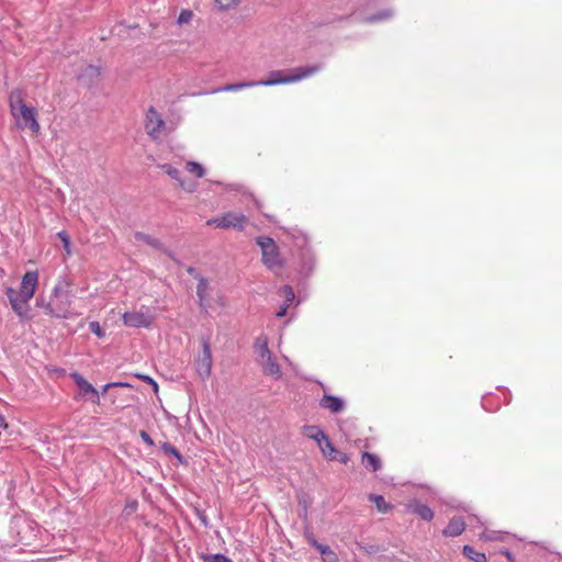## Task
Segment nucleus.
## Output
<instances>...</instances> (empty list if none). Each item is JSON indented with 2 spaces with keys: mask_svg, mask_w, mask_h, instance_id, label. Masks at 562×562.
Returning <instances> with one entry per match:
<instances>
[{
  "mask_svg": "<svg viewBox=\"0 0 562 562\" xmlns=\"http://www.w3.org/2000/svg\"><path fill=\"white\" fill-rule=\"evenodd\" d=\"M10 112L19 128H29L32 133L38 134L41 126L36 119V111L24 101V93L20 89L12 90L9 95Z\"/></svg>",
  "mask_w": 562,
  "mask_h": 562,
  "instance_id": "f257e3e1",
  "label": "nucleus"
},
{
  "mask_svg": "<svg viewBox=\"0 0 562 562\" xmlns=\"http://www.w3.org/2000/svg\"><path fill=\"white\" fill-rule=\"evenodd\" d=\"M72 290L71 282L66 277H60L55 284L50 300L45 306L46 314L67 318L71 315Z\"/></svg>",
  "mask_w": 562,
  "mask_h": 562,
  "instance_id": "f03ea898",
  "label": "nucleus"
},
{
  "mask_svg": "<svg viewBox=\"0 0 562 562\" xmlns=\"http://www.w3.org/2000/svg\"><path fill=\"white\" fill-rule=\"evenodd\" d=\"M322 69L321 65H312L305 67H299L289 70V75H284L282 70H273L269 74V78L266 80L257 81V86H277L284 83H293L308 78Z\"/></svg>",
  "mask_w": 562,
  "mask_h": 562,
  "instance_id": "7ed1b4c3",
  "label": "nucleus"
},
{
  "mask_svg": "<svg viewBox=\"0 0 562 562\" xmlns=\"http://www.w3.org/2000/svg\"><path fill=\"white\" fill-rule=\"evenodd\" d=\"M256 244L261 249L263 265L278 273L283 268V260L276 241L271 237L259 236L256 238Z\"/></svg>",
  "mask_w": 562,
  "mask_h": 562,
  "instance_id": "20e7f679",
  "label": "nucleus"
},
{
  "mask_svg": "<svg viewBox=\"0 0 562 562\" xmlns=\"http://www.w3.org/2000/svg\"><path fill=\"white\" fill-rule=\"evenodd\" d=\"M10 532L14 539V544L21 543L29 546L35 536L32 522L21 517L12 518Z\"/></svg>",
  "mask_w": 562,
  "mask_h": 562,
  "instance_id": "39448f33",
  "label": "nucleus"
},
{
  "mask_svg": "<svg viewBox=\"0 0 562 562\" xmlns=\"http://www.w3.org/2000/svg\"><path fill=\"white\" fill-rule=\"evenodd\" d=\"M212 351L210 342L202 340V352L194 360V368L199 376L205 381L212 372Z\"/></svg>",
  "mask_w": 562,
  "mask_h": 562,
  "instance_id": "423d86ee",
  "label": "nucleus"
},
{
  "mask_svg": "<svg viewBox=\"0 0 562 562\" xmlns=\"http://www.w3.org/2000/svg\"><path fill=\"white\" fill-rule=\"evenodd\" d=\"M5 295L14 313L20 318H29L30 316V297H24L21 293L13 288H7Z\"/></svg>",
  "mask_w": 562,
  "mask_h": 562,
  "instance_id": "0eeeda50",
  "label": "nucleus"
},
{
  "mask_svg": "<svg viewBox=\"0 0 562 562\" xmlns=\"http://www.w3.org/2000/svg\"><path fill=\"white\" fill-rule=\"evenodd\" d=\"M246 216L241 213L228 212L220 217L211 218L206 222V225H215L220 228H238L243 229Z\"/></svg>",
  "mask_w": 562,
  "mask_h": 562,
  "instance_id": "6e6552de",
  "label": "nucleus"
},
{
  "mask_svg": "<svg viewBox=\"0 0 562 562\" xmlns=\"http://www.w3.org/2000/svg\"><path fill=\"white\" fill-rule=\"evenodd\" d=\"M122 319H123L124 325L127 327L148 328L151 326L154 317L148 311L147 312L133 311V312H125L122 316Z\"/></svg>",
  "mask_w": 562,
  "mask_h": 562,
  "instance_id": "1a4fd4ad",
  "label": "nucleus"
},
{
  "mask_svg": "<svg viewBox=\"0 0 562 562\" xmlns=\"http://www.w3.org/2000/svg\"><path fill=\"white\" fill-rule=\"evenodd\" d=\"M165 125L166 123L162 120L161 115L153 106H150L147 112L145 125L147 134L151 138L157 139L160 137L165 128Z\"/></svg>",
  "mask_w": 562,
  "mask_h": 562,
  "instance_id": "9d476101",
  "label": "nucleus"
},
{
  "mask_svg": "<svg viewBox=\"0 0 562 562\" xmlns=\"http://www.w3.org/2000/svg\"><path fill=\"white\" fill-rule=\"evenodd\" d=\"M38 282V272L37 271H27L21 282V288L19 293H21L24 297L32 299L34 296L36 285Z\"/></svg>",
  "mask_w": 562,
  "mask_h": 562,
  "instance_id": "9b49d317",
  "label": "nucleus"
},
{
  "mask_svg": "<svg viewBox=\"0 0 562 562\" xmlns=\"http://www.w3.org/2000/svg\"><path fill=\"white\" fill-rule=\"evenodd\" d=\"M71 378L83 395H91V401L93 403H99V392L91 383L77 372L72 373Z\"/></svg>",
  "mask_w": 562,
  "mask_h": 562,
  "instance_id": "f8f14e48",
  "label": "nucleus"
},
{
  "mask_svg": "<svg viewBox=\"0 0 562 562\" xmlns=\"http://www.w3.org/2000/svg\"><path fill=\"white\" fill-rule=\"evenodd\" d=\"M101 76V69L93 65L86 66L78 75V80L86 87L95 85Z\"/></svg>",
  "mask_w": 562,
  "mask_h": 562,
  "instance_id": "ddd939ff",
  "label": "nucleus"
},
{
  "mask_svg": "<svg viewBox=\"0 0 562 562\" xmlns=\"http://www.w3.org/2000/svg\"><path fill=\"white\" fill-rule=\"evenodd\" d=\"M255 86H257V81L228 83L223 87L212 89L211 91L192 93V95H201V94H209V93L214 94V93H218V92H233V91H238V90L255 87Z\"/></svg>",
  "mask_w": 562,
  "mask_h": 562,
  "instance_id": "4468645a",
  "label": "nucleus"
},
{
  "mask_svg": "<svg viewBox=\"0 0 562 562\" xmlns=\"http://www.w3.org/2000/svg\"><path fill=\"white\" fill-rule=\"evenodd\" d=\"M259 364L261 366L266 375H269L276 380L281 378V369L272 355L259 361Z\"/></svg>",
  "mask_w": 562,
  "mask_h": 562,
  "instance_id": "2eb2a0df",
  "label": "nucleus"
},
{
  "mask_svg": "<svg viewBox=\"0 0 562 562\" xmlns=\"http://www.w3.org/2000/svg\"><path fill=\"white\" fill-rule=\"evenodd\" d=\"M319 406L331 413H339L345 408V402L340 397L325 394L319 401Z\"/></svg>",
  "mask_w": 562,
  "mask_h": 562,
  "instance_id": "dca6fc26",
  "label": "nucleus"
},
{
  "mask_svg": "<svg viewBox=\"0 0 562 562\" xmlns=\"http://www.w3.org/2000/svg\"><path fill=\"white\" fill-rule=\"evenodd\" d=\"M465 528V522L460 517H453L448 526L443 529V535L447 537L460 536Z\"/></svg>",
  "mask_w": 562,
  "mask_h": 562,
  "instance_id": "f3484780",
  "label": "nucleus"
},
{
  "mask_svg": "<svg viewBox=\"0 0 562 562\" xmlns=\"http://www.w3.org/2000/svg\"><path fill=\"white\" fill-rule=\"evenodd\" d=\"M255 349L258 356V362L272 355L268 347V338L266 336L257 337L255 341Z\"/></svg>",
  "mask_w": 562,
  "mask_h": 562,
  "instance_id": "a211bd4d",
  "label": "nucleus"
},
{
  "mask_svg": "<svg viewBox=\"0 0 562 562\" xmlns=\"http://www.w3.org/2000/svg\"><path fill=\"white\" fill-rule=\"evenodd\" d=\"M411 509L417 514L422 519L429 521L434 517L431 508L425 504L414 503L409 505Z\"/></svg>",
  "mask_w": 562,
  "mask_h": 562,
  "instance_id": "6ab92c4d",
  "label": "nucleus"
},
{
  "mask_svg": "<svg viewBox=\"0 0 562 562\" xmlns=\"http://www.w3.org/2000/svg\"><path fill=\"white\" fill-rule=\"evenodd\" d=\"M306 435L308 438L315 440L319 448L328 439V437L325 435V432L317 426H307Z\"/></svg>",
  "mask_w": 562,
  "mask_h": 562,
  "instance_id": "aec40b11",
  "label": "nucleus"
},
{
  "mask_svg": "<svg viewBox=\"0 0 562 562\" xmlns=\"http://www.w3.org/2000/svg\"><path fill=\"white\" fill-rule=\"evenodd\" d=\"M135 239L137 241H143L147 245H149L150 247L153 248H156V249H161L162 248V244L159 239L150 236V235H147L145 233H142V232H136L135 235H134Z\"/></svg>",
  "mask_w": 562,
  "mask_h": 562,
  "instance_id": "412c9836",
  "label": "nucleus"
},
{
  "mask_svg": "<svg viewBox=\"0 0 562 562\" xmlns=\"http://www.w3.org/2000/svg\"><path fill=\"white\" fill-rule=\"evenodd\" d=\"M362 461L367 469H371L374 472L381 468V461L379 457L373 453L364 452L362 454Z\"/></svg>",
  "mask_w": 562,
  "mask_h": 562,
  "instance_id": "4be33fe9",
  "label": "nucleus"
},
{
  "mask_svg": "<svg viewBox=\"0 0 562 562\" xmlns=\"http://www.w3.org/2000/svg\"><path fill=\"white\" fill-rule=\"evenodd\" d=\"M462 552L467 558H469L473 562H487L485 554L475 551L474 548L471 546H464Z\"/></svg>",
  "mask_w": 562,
  "mask_h": 562,
  "instance_id": "5701e85b",
  "label": "nucleus"
},
{
  "mask_svg": "<svg viewBox=\"0 0 562 562\" xmlns=\"http://www.w3.org/2000/svg\"><path fill=\"white\" fill-rule=\"evenodd\" d=\"M198 280H199V283L196 286V295L199 297L200 306H202L203 301L205 300V297L207 295L209 281L204 277H199Z\"/></svg>",
  "mask_w": 562,
  "mask_h": 562,
  "instance_id": "b1692460",
  "label": "nucleus"
},
{
  "mask_svg": "<svg viewBox=\"0 0 562 562\" xmlns=\"http://www.w3.org/2000/svg\"><path fill=\"white\" fill-rule=\"evenodd\" d=\"M316 550L322 554L324 562H338L337 554L328 546L321 543Z\"/></svg>",
  "mask_w": 562,
  "mask_h": 562,
  "instance_id": "393cba45",
  "label": "nucleus"
},
{
  "mask_svg": "<svg viewBox=\"0 0 562 562\" xmlns=\"http://www.w3.org/2000/svg\"><path fill=\"white\" fill-rule=\"evenodd\" d=\"M369 501L372 502L376 509L380 512V513H387L389 509H390V505L385 502L384 497L381 496V495H376V494H370L369 495Z\"/></svg>",
  "mask_w": 562,
  "mask_h": 562,
  "instance_id": "a878e982",
  "label": "nucleus"
},
{
  "mask_svg": "<svg viewBox=\"0 0 562 562\" xmlns=\"http://www.w3.org/2000/svg\"><path fill=\"white\" fill-rule=\"evenodd\" d=\"M319 449L328 460H336L339 453V451L331 445L329 439H327Z\"/></svg>",
  "mask_w": 562,
  "mask_h": 562,
  "instance_id": "bb28decb",
  "label": "nucleus"
},
{
  "mask_svg": "<svg viewBox=\"0 0 562 562\" xmlns=\"http://www.w3.org/2000/svg\"><path fill=\"white\" fill-rule=\"evenodd\" d=\"M200 558L203 560V562H233L229 558L221 553H201Z\"/></svg>",
  "mask_w": 562,
  "mask_h": 562,
  "instance_id": "cd10ccee",
  "label": "nucleus"
},
{
  "mask_svg": "<svg viewBox=\"0 0 562 562\" xmlns=\"http://www.w3.org/2000/svg\"><path fill=\"white\" fill-rule=\"evenodd\" d=\"M480 539L485 540V541H498V540H503L504 536L499 531L484 530L482 533H480Z\"/></svg>",
  "mask_w": 562,
  "mask_h": 562,
  "instance_id": "c85d7f7f",
  "label": "nucleus"
},
{
  "mask_svg": "<svg viewBox=\"0 0 562 562\" xmlns=\"http://www.w3.org/2000/svg\"><path fill=\"white\" fill-rule=\"evenodd\" d=\"M187 170L191 173H194L198 178H202L205 173L204 168L195 161H189L187 164Z\"/></svg>",
  "mask_w": 562,
  "mask_h": 562,
  "instance_id": "c756f323",
  "label": "nucleus"
},
{
  "mask_svg": "<svg viewBox=\"0 0 562 562\" xmlns=\"http://www.w3.org/2000/svg\"><path fill=\"white\" fill-rule=\"evenodd\" d=\"M161 169L165 170V172L172 179L177 180L178 182L181 181L180 178V171L177 168H173L169 164H165L161 166Z\"/></svg>",
  "mask_w": 562,
  "mask_h": 562,
  "instance_id": "7c9ffc66",
  "label": "nucleus"
},
{
  "mask_svg": "<svg viewBox=\"0 0 562 562\" xmlns=\"http://www.w3.org/2000/svg\"><path fill=\"white\" fill-rule=\"evenodd\" d=\"M193 18V12L191 10H188V9H183L181 10V12L179 13V16H178V20H177V23L179 25H182V24H186V23H189Z\"/></svg>",
  "mask_w": 562,
  "mask_h": 562,
  "instance_id": "2f4dec72",
  "label": "nucleus"
},
{
  "mask_svg": "<svg viewBox=\"0 0 562 562\" xmlns=\"http://www.w3.org/2000/svg\"><path fill=\"white\" fill-rule=\"evenodd\" d=\"M392 16V11L391 10H384L378 14H374V15H370L368 16L366 20L368 22H376V21H382V20H386Z\"/></svg>",
  "mask_w": 562,
  "mask_h": 562,
  "instance_id": "473e14b6",
  "label": "nucleus"
},
{
  "mask_svg": "<svg viewBox=\"0 0 562 562\" xmlns=\"http://www.w3.org/2000/svg\"><path fill=\"white\" fill-rule=\"evenodd\" d=\"M220 10H228L238 4V0H215Z\"/></svg>",
  "mask_w": 562,
  "mask_h": 562,
  "instance_id": "72a5a7b5",
  "label": "nucleus"
},
{
  "mask_svg": "<svg viewBox=\"0 0 562 562\" xmlns=\"http://www.w3.org/2000/svg\"><path fill=\"white\" fill-rule=\"evenodd\" d=\"M58 238L61 240L66 252L70 254V238L65 231L57 233Z\"/></svg>",
  "mask_w": 562,
  "mask_h": 562,
  "instance_id": "f704fd0d",
  "label": "nucleus"
},
{
  "mask_svg": "<svg viewBox=\"0 0 562 562\" xmlns=\"http://www.w3.org/2000/svg\"><path fill=\"white\" fill-rule=\"evenodd\" d=\"M281 292L282 294L284 295L285 297V303H288V305L290 303L293 302L294 297H295V294H294V291L293 289L290 286V285H284L282 289H281Z\"/></svg>",
  "mask_w": 562,
  "mask_h": 562,
  "instance_id": "c9c22d12",
  "label": "nucleus"
},
{
  "mask_svg": "<svg viewBox=\"0 0 562 562\" xmlns=\"http://www.w3.org/2000/svg\"><path fill=\"white\" fill-rule=\"evenodd\" d=\"M89 328L90 330L95 335L98 336L99 338H103L105 336V333L104 330L101 328L99 322H90L89 324Z\"/></svg>",
  "mask_w": 562,
  "mask_h": 562,
  "instance_id": "e433bc0d",
  "label": "nucleus"
},
{
  "mask_svg": "<svg viewBox=\"0 0 562 562\" xmlns=\"http://www.w3.org/2000/svg\"><path fill=\"white\" fill-rule=\"evenodd\" d=\"M162 449L166 453L168 454H172L175 456L176 458H178L179 460H181V454L180 452L173 447L171 446L170 443H164L162 446Z\"/></svg>",
  "mask_w": 562,
  "mask_h": 562,
  "instance_id": "4c0bfd02",
  "label": "nucleus"
},
{
  "mask_svg": "<svg viewBox=\"0 0 562 562\" xmlns=\"http://www.w3.org/2000/svg\"><path fill=\"white\" fill-rule=\"evenodd\" d=\"M305 539L307 540V542L314 547L315 549H317V546H319L321 543L316 540V538L314 537L313 532L310 531V530H306L305 533Z\"/></svg>",
  "mask_w": 562,
  "mask_h": 562,
  "instance_id": "58836bf2",
  "label": "nucleus"
},
{
  "mask_svg": "<svg viewBox=\"0 0 562 562\" xmlns=\"http://www.w3.org/2000/svg\"><path fill=\"white\" fill-rule=\"evenodd\" d=\"M131 387L132 385L127 382H112L103 386V392H106L111 387Z\"/></svg>",
  "mask_w": 562,
  "mask_h": 562,
  "instance_id": "ea45409f",
  "label": "nucleus"
},
{
  "mask_svg": "<svg viewBox=\"0 0 562 562\" xmlns=\"http://www.w3.org/2000/svg\"><path fill=\"white\" fill-rule=\"evenodd\" d=\"M139 436H140L142 440H143L146 445H148V446H150V447H151V446H154V440L150 438V436L148 435V432H146L145 430H142V431L139 432Z\"/></svg>",
  "mask_w": 562,
  "mask_h": 562,
  "instance_id": "a19ab883",
  "label": "nucleus"
},
{
  "mask_svg": "<svg viewBox=\"0 0 562 562\" xmlns=\"http://www.w3.org/2000/svg\"><path fill=\"white\" fill-rule=\"evenodd\" d=\"M179 184L187 191V192H193L196 188L195 183L190 182L186 183L184 181H180Z\"/></svg>",
  "mask_w": 562,
  "mask_h": 562,
  "instance_id": "79ce46f5",
  "label": "nucleus"
},
{
  "mask_svg": "<svg viewBox=\"0 0 562 562\" xmlns=\"http://www.w3.org/2000/svg\"><path fill=\"white\" fill-rule=\"evenodd\" d=\"M288 307H289L288 303H285L284 305H282V306L278 310V312L276 313V316H277V317H279V318H281V317L285 316L286 311H288Z\"/></svg>",
  "mask_w": 562,
  "mask_h": 562,
  "instance_id": "37998d69",
  "label": "nucleus"
},
{
  "mask_svg": "<svg viewBox=\"0 0 562 562\" xmlns=\"http://www.w3.org/2000/svg\"><path fill=\"white\" fill-rule=\"evenodd\" d=\"M143 379L148 382V385H151L153 386V390L155 393L158 392V384L150 378V376H143Z\"/></svg>",
  "mask_w": 562,
  "mask_h": 562,
  "instance_id": "c03bdc74",
  "label": "nucleus"
},
{
  "mask_svg": "<svg viewBox=\"0 0 562 562\" xmlns=\"http://www.w3.org/2000/svg\"><path fill=\"white\" fill-rule=\"evenodd\" d=\"M336 460L344 464H347V462L349 461V457L346 453L339 451Z\"/></svg>",
  "mask_w": 562,
  "mask_h": 562,
  "instance_id": "a18cd8bd",
  "label": "nucleus"
},
{
  "mask_svg": "<svg viewBox=\"0 0 562 562\" xmlns=\"http://www.w3.org/2000/svg\"><path fill=\"white\" fill-rule=\"evenodd\" d=\"M8 427V424L5 423V419L2 415H0V429H5Z\"/></svg>",
  "mask_w": 562,
  "mask_h": 562,
  "instance_id": "49530a36",
  "label": "nucleus"
},
{
  "mask_svg": "<svg viewBox=\"0 0 562 562\" xmlns=\"http://www.w3.org/2000/svg\"><path fill=\"white\" fill-rule=\"evenodd\" d=\"M187 272L191 276H194L195 278H199L196 274V270L193 267H188Z\"/></svg>",
  "mask_w": 562,
  "mask_h": 562,
  "instance_id": "de8ad7c7",
  "label": "nucleus"
},
{
  "mask_svg": "<svg viewBox=\"0 0 562 562\" xmlns=\"http://www.w3.org/2000/svg\"><path fill=\"white\" fill-rule=\"evenodd\" d=\"M166 255H167L168 257H170L172 260H176V259H175V257H173V255H172L170 251H166Z\"/></svg>",
  "mask_w": 562,
  "mask_h": 562,
  "instance_id": "09e8293b",
  "label": "nucleus"
},
{
  "mask_svg": "<svg viewBox=\"0 0 562 562\" xmlns=\"http://www.w3.org/2000/svg\"><path fill=\"white\" fill-rule=\"evenodd\" d=\"M166 255H167L168 257H170L172 260H176V259H175V257H173V255H172L170 251H166Z\"/></svg>",
  "mask_w": 562,
  "mask_h": 562,
  "instance_id": "8fccbe9b",
  "label": "nucleus"
}]
</instances>
